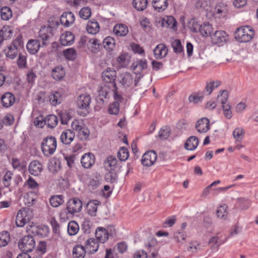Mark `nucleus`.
Segmentation results:
<instances>
[{
    "mask_svg": "<svg viewBox=\"0 0 258 258\" xmlns=\"http://www.w3.org/2000/svg\"><path fill=\"white\" fill-rule=\"evenodd\" d=\"M32 211L27 208L20 209L17 215L16 224L18 227H23L33 217Z\"/></svg>",
    "mask_w": 258,
    "mask_h": 258,
    "instance_id": "5",
    "label": "nucleus"
},
{
    "mask_svg": "<svg viewBox=\"0 0 258 258\" xmlns=\"http://www.w3.org/2000/svg\"><path fill=\"white\" fill-rule=\"evenodd\" d=\"M86 249L82 245H76L73 250V256L74 258H84L86 252Z\"/></svg>",
    "mask_w": 258,
    "mask_h": 258,
    "instance_id": "34",
    "label": "nucleus"
},
{
    "mask_svg": "<svg viewBox=\"0 0 258 258\" xmlns=\"http://www.w3.org/2000/svg\"><path fill=\"white\" fill-rule=\"evenodd\" d=\"M101 203L96 200H90L87 204V210L89 215L91 216H95L98 209V206Z\"/></svg>",
    "mask_w": 258,
    "mask_h": 258,
    "instance_id": "24",
    "label": "nucleus"
},
{
    "mask_svg": "<svg viewBox=\"0 0 258 258\" xmlns=\"http://www.w3.org/2000/svg\"><path fill=\"white\" fill-rule=\"evenodd\" d=\"M101 43L100 40L96 38L91 39L89 40L87 45L91 52L95 53L100 50Z\"/></svg>",
    "mask_w": 258,
    "mask_h": 258,
    "instance_id": "31",
    "label": "nucleus"
},
{
    "mask_svg": "<svg viewBox=\"0 0 258 258\" xmlns=\"http://www.w3.org/2000/svg\"><path fill=\"white\" fill-rule=\"evenodd\" d=\"M254 34V30L249 26L238 28L234 33L235 38L241 42H247L251 40Z\"/></svg>",
    "mask_w": 258,
    "mask_h": 258,
    "instance_id": "2",
    "label": "nucleus"
},
{
    "mask_svg": "<svg viewBox=\"0 0 258 258\" xmlns=\"http://www.w3.org/2000/svg\"><path fill=\"white\" fill-rule=\"evenodd\" d=\"M9 240L10 237L8 232H5L0 234V247L7 245Z\"/></svg>",
    "mask_w": 258,
    "mask_h": 258,
    "instance_id": "60",
    "label": "nucleus"
},
{
    "mask_svg": "<svg viewBox=\"0 0 258 258\" xmlns=\"http://www.w3.org/2000/svg\"><path fill=\"white\" fill-rule=\"evenodd\" d=\"M157 155L154 151L146 152L143 156L142 163L143 165L149 167L152 165L156 161Z\"/></svg>",
    "mask_w": 258,
    "mask_h": 258,
    "instance_id": "10",
    "label": "nucleus"
},
{
    "mask_svg": "<svg viewBox=\"0 0 258 258\" xmlns=\"http://www.w3.org/2000/svg\"><path fill=\"white\" fill-rule=\"evenodd\" d=\"M91 101V98L87 93L82 94L78 96L76 102L77 107L79 109L84 110L80 113V115L84 116L88 113V110L89 108Z\"/></svg>",
    "mask_w": 258,
    "mask_h": 258,
    "instance_id": "7",
    "label": "nucleus"
},
{
    "mask_svg": "<svg viewBox=\"0 0 258 258\" xmlns=\"http://www.w3.org/2000/svg\"><path fill=\"white\" fill-rule=\"evenodd\" d=\"M66 72L62 66H57L52 70V77L56 81L61 80L64 78Z\"/></svg>",
    "mask_w": 258,
    "mask_h": 258,
    "instance_id": "25",
    "label": "nucleus"
},
{
    "mask_svg": "<svg viewBox=\"0 0 258 258\" xmlns=\"http://www.w3.org/2000/svg\"><path fill=\"white\" fill-rule=\"evenodd\" d=\"M52 31L53 28L50 26H44L39 30L38 36L42 40L43 45L45 46L49 43V39L53 36Z\"/></svg>",
    "mask_w": 258,
    "mask_h": 258,
    "instance_id": "8",
    "label": "nucleus"
},
{
    "mask_svg": "<svg viewBox=\"0 0 258 258\" xmlns=\"http://www.w3.org/2000/svg\"><path fill=\"white\" fill-rule=\"evenodd\" d=\"M75 17L73 13L67 12L63 13L60 18V23L65 27H69L74 23Z\"/></svg>",
    "mask_w": 258,
    "mask_h": 258,
    "instance_id": "15",
    "label": "nucleus"
},
{
    "mask_svg": "<svg viewBox=\"0 0 258 258\" xmlns=\"http://www.w3.org/2000/svg\"><path fill=\"white\" fill-rule=\"evenodd\" d=\"M199 144V140L196 136L189 137L184 144V148L187 150L192 151L195 150Z\"/></svg>",
    "mask_w": 258,
    "mask_h": 258,
    "instance_id": "28",
    "label": "nucleus"
},
{
    "mask_svg": "<svg viewBox=\"0 0 258 258\" xmlns=\"http://www.w3.org/2000/svg\"><path fill=\"white\" fill-rule=\"evenodd\" d=\"M172 47L174 52L176 54H180L183 51V47L181 45V41L179 39L174 40L171 43Z\"/></svg>",
    "mask_w": 258,
    "mask_h": 258,
    "instance_id": "51",
    "label": "nucleus"
},
{
    "mask_svg": "<svg viewBox=\"0 0 258 258\" xmlns=\"http://www.w3.org/2000/svg\"><path fill=\"white\" fill-rule=\"evenodd\" d=\"M82 165L85 168H90L95 163V157L93 154L89 153L84 154L81 158Z\"/></svg>",
    "mask_w": 258,
    "mask_h": 258,
    "instance_id": "20",
    "label": "nucleus"
},
{
    "mask_svg": "<svg viewBox=\"0 0 258 258\" xmlns=\"http://www.w3.org/2000/svg\"><path fill=\"white\" fill-rule=\"evenodd\" d=\"M203 99V96H199L197 94L193 93L191 94L188 97V101L189 102L197 104L202 101Z\"/></svg>",
    "mask_w": 258,
    "mask_h": 258,
    "instance_id": "62",
    "label": "nucleus"
},
{
    "mask_svg": "<svg viewBox=\"0 0 258 258\" xmlns=\"http://www.w3.org/2000/svg\"><path fill=\"white\" fill-rule=\"evenodd\" d=\"M49 101L53 106H56L62 101V96L60 92L52 91L49 96Z\"/></svg>",
    "mask_w": 258,
    "mask_h": 258,
    "instance_id": "32",
    "label": "nucleus"
},
{
    "mask_svg": "<svg viewBox=\"0 0 258 258\" xmlns=\"http://www.w3.org/2000/svg\"><path fill=\"white\" fill-rule=\"evenodd\" d=\"M79 230L78 223L74 221H70L68 225V232L70 235H76Z\"/></svg>",
    "mask_w": 258,
    "mask_h": 258,
    "instance_id": "42",
    "label": "nucleus"
},
{
    "mask_svg": "<svg viewBox=\"0 0 258 258\" xmlns=\"http://www.w3.org/2000/svg\"><path fill=\"white\" fill-rule=\"evenodd\" d=\"M75 135L73 131L66 130L60 136V141L64 144L69 145L74 140Z\"/></svg>",
    "mask_w": 258,
    "mask_h": 258,
    "instance_id": "18",
    "label": "nucleus"
},
{
    "mask_svg": "<svg viewBox=\"0 0 258 258\" xmlns=\"http://www.w3.org/2000/svg\"><path fill=\"white\" fill-rule=\"evenodd\" d=\"M221 84V82L217 80L207 82L205 91L208 93V95H209L212 93L213 90L218 88Z\"/></svg>",
    "mask_w": 258,
    "mask_h": 258,
    "instance_id": "39",
    "label": "nucleus"
},
{
    "mask_svg": "<svg viewBox=\"0 0 258 258\" xmlns=\"http://www.w3.org/2000/svg\"><path fill=\"white\" fill-rule=\"evenodd\" d=\"M199 31L203 36L207 37L211 35L213 28L209 23H204L200 26Z\"/></svg>",
    "mask_w": 258,
    "mask_h": 258,
    "instance_id": "40",
    "label": "nucleus"
},
{
    "mask_svg": "<svg viewBox=\"0 0 258 258\" xmlns=\"http://www.w3.org/2000/svg\"><path fill=\"white\" fill-rule=\"evenodd\" d=\"M40 47L38 40L36 39L30 40L27 43L26 47L28 52L31 54H35L38 52Z\"/></svg>",
    "mask_w": 258,
    "mask_h": 258,
    "instance_id": "26",
    "label": "nucleus"
},
{
    "mask_svg": "<svg viewBox=\"0 0 258 258\" xmlns=\"http://www.w3.org/2000/svg\"><path fill=\"white\" fill-rule=\"evenodd\" d=\"M114 40L111 37L105 38L102 41L103 47L107 50H112L114 46Z\"/></svg>",
    "mask_w": 258,
    "mask_h": 258,
    "instance_id": "47",
    "label": "nucleus"
},
{
    "mask_svg": "<svg viewBox=\"0 0 258 258\" xmlns=\"http://www.w3.org/2000/svg\"><path fill=\"white\" fill-rule=\"evenodd\" d=\"M13 31L9 26H4L0 30V36L4 40L11 38L12 36Z\"/></svg>",
    "mask_w": 258,
    "mask_h": 258,
    "instance_id": "43",
    "label": "nucleus"
},
{
    "mask_svg": "<svg viewBox=\"0 0 258 258\" xmlns=\"http://www.w3.org/2000/svg\"><path fill=\"white\" fill-rule=\"evenodd\" d=\"M228 13L227 6L223 3H220L216 5L213 11V15L215 18L221 19L224 18Z\"/></svg>",
    "mask_w": 258,
    "mask_h": 258,
    "instance_id": "14",
    "label": "nucleus"
},
{
    "mask_svg": "<svg viewBox=\"0 0 258 258\" xmlns=\"http://www.w3.org/2000/svg\"><path fill=\"white\" fill-rule=\"evenodd\" d=\"M129 157L128 150L125 147H121L117 152V157L120 161H125Z\"/></svg>",
    "mask_w": 258,
    "mask_h": 258,
    "instance_id": "54",
    "label": "nucleus"
},
{
    "mask_svg": "<svg viewBox=\"0 0 258 258\" xmlns=\"http://www.w3.org/2000/svg\"><path fill=\"white\" fill-rule=\"evenodd\" d=\"M85 125L83 123L82 120L78 119L74 120L72 124L71 127L73 131H75L78 133Z\"/></svg>",
    "mask_w": 258,
    "mask_h": 258,
    "instance_id": "58",
    "label": "nucleus"
},
{
    "mask_svg": "<svg viewBox=\"0 0 258 258\" xmlns=\"http://www.w3.org/2000/svg\"><path fill=\"white\" fill-rule=\"evenodd\" d=\"M118 81L123 87L128 88L133 85L134 78L131 74L124 72L119 75Z\"/></svg>",
    "mask_w": 258,
    "mask_h": 258,
    "instance_id": "13",
    "label": "nucleus"
},
{
    "mask_svg": "<svg viewBox=\"0 0 258 258\" xmlns=\"http://www.w3.org/2000/svg\"><path fill=\"white\" fill-rule=\"evenodd\" d=\"M245 131L242 127L235 128L232 133L233 137L236 142H240L243 140Z\"/></svg>",
    "mask_w": 258,
    "mask_h": 258,
    "instance_id": "38",
    "label": "nucleus"
},
{
    "mask_svg": "<svg viewBox=\"0 0 258 258\" xmlns=\"http://www.w3.org/2000/svg\"><path fill=\"white\" fill-rule=\"evenodd\" d=\"M119 110V105L118 102H113L111 104L108 109L109 114L116 115Z\"/></svg>",
    "mask_w": 258,
    "mask_h": 258,
    "instance_id": "59",
    "label": "nucleus"
},
{
    "mask_svg": "<svg viewBox=\"0 0 258 258\" xmlns=\"http://www.w3.org/2000/svg\"><path fill=\"white\" fill-rule=\"evenodd\" d=\"M90 135V131L88 128L85 125L83 127L78 133V136L81 140H87Z\"/></svg>",
    "mask_w": 258,
    "mask_h": 258,
    "instance_id": "55",
    "label": "nucleus"
},
{
    "mask_svg": "<svg viewBox=\"0 0 258 258\" xmlns=\"http://www.w3.org/2000/svg\"><path fill=\"white\" fill-rule=\"evenodd\" d=\"M49 202L53 207H58L64 202L63 197L62 195L52 196L50 198Z\"/></svg>",
    "mask_w": 258,
    "mask_h": 258,
    "instance_id": "41",
    "label": "nucleus"
},
{
    "mask_svg": "<svg viewBox=\"0 0 258 258\" xmlns=\"http://www.w3.org/2000/svg\"><path fill=\"white\" fill-rule=\"evenodd\" d=\"M152 3L154 9L159 12L164 11L168 5L167 0H153Z\"/></svg>",
    "mask_w": 258,
    "mask_h": 258,
    "instance_id": "33",
    "label": "nucleus"
},
{
    "mask_svg": "<svg viewBox=\"0 0 258 258\" xmlns=\"http://www.w3.org/2000/svg\"><path fill=\"white\" fill-rule=\"evenodd\" d=\"M148 64L145 59H137L131 66L135 74H140L143 70L147 68Z\"/></svg>",
    "mask_w": 258,
    "mask_h": 258,
    "instance_id": "16",
    "label": "nucleus"
},
{
    "mask_svg": "<svg viewBox=\"0 0 258 258\" xmlns=\"http://www.w3.org/2000/svg\"><path fill=\"white\" fill-rule=\"evenodd\" d=\"M48 168L51 172L55 173L60 169V165L56 161L50 162L48 164Z\"/></svg>",
    "mask_w": 258,
    "mask_h": 258,
    "instance_id": "63",
    "label": "nucleus"
},
{
    "mask_svg": "<svg viewBox=\"0 0 258 258\" xmlns=\"http://www.w3.org/2000/svg\"><path fill=\"white\" fill-rule=\"evenodd\" d=\"M171 133L169 127L165 126L162 127L159 132L158 137L161 140H165L167 139Z\"/></svg>",
    "mask_w": 258,
    "mask_h": 258,
    "instance_id": "48",
    "label": "nucleus"
},
{
    "mask_svg": "<svg viewBox=\"0 0 258 258\" xmlns=\"http://www.w3.org/2000/svg\"><path fill=\"white\" fill-rule=\"evenodd\" d=\"M82 208V201L78 198L70 199L67 203L66 209L61 210L60 216L61 219L68 218V214H74L80 212Z\"/></svg>",
    "mask_w": 258,
    "mask_h": 258,
    "instance_id": "1",
    "label": "nucleus"
},
{
    "mask_svg": "<svg viewBox=\"0 0 258 258\" xmlns=\"http://www.w3.org/2000/svg\"><path fill=\"white\" fill-rule=\"evenodd\" d=\"M117 164V160L115 157L110 156H109L105 162V167L108 170H112L114 169Z\"/></svg>",
    "mask_w": 258,
    "mask_h": 258,
    "instance_id": "46",
    "label": "nucleus"
},
{
    "mask_svg": "<svg viewBox=\"0 0 258 258\" xmlns=\"http://www.w3.org/2000/svg\"><path fill=\"white\" fill-rule=\"evenodd\" d=\"M85 247L88 253H94L98 250L99 245L94 238H90L86 241Z\"/></svg>",
    "mask_w": 258,
    "mask_h": 258,
    "instance_id": "27",
    "label": "nucleus"
},
{
    "mask_svg": "<svg viewBox=\"0 0 258 258\" xmlns=\"http://www.w3.org/2000/svg\"><path fill=\"white\" fill-rule=\"evenodd\" d=\"M227 209L228 206L226 205L220 206L216 211L217 217L223 220H226L228 215Z\"/></svg>",
    "mask_w": 258,
    "mask_h": 258,
    "instance_id": "35",
    "label": "nucleus"
},
{
    "mask_svg": "<svg viewBox=\"0 0 258 258\" xmlns=\"http://www.w3.org/2000/svg\"><path fill=\"white\" fill-rule=\"evenodd\" d=\"M19 248L23 252L32 251L35 247V241L32 235H26L21 238L18 242Z\"/></svg>",
    "mask_w": 258,
    "mask_h": 258,
    "instance_id": "6",
    "label": "nucleus"
},
{
    "mask_svg": "<svg viewBox=\"0 0 258 258\" xmlns=\"http://www.w3.org/2000/svg\"><path fill=\"white\" fill-rule=\"evenodd\" d=\"M45 125L48 127L52 128L54 127L58 123V119L56 116L53 114H50L47 115L45 118Z\"/></svg>",
    "mask_w": 258,
    "mask_h": 258,
    "instance_id": "37",
    "label": "nucleus"
},
{
    "mask_svg": "<svg viewBox=\"0 0 258 258\" xmlns=\"http://www.w3.org/2000/svg\"><path fill=\"white\" fill-rule=\"evenodd\" d=\"M195 127L199 133H205L210 130V120L206 117L200 118L197 121Z\"/></svg>",
    "mask_w": 258,
    "mask_h": 258,
    "instance_id": "11",
    "label": "nucleus"
},
{
    "mask_svg": "<svg viewBox=\"0 0 258 258\" xmlns=\"http://www.w3.org/2000/svg\"><path fill=\"white\" fill-rule=\"evenodd\" d=\"M23 44L22 37H17L5 50L6 56L11 59L15 58L18 54V49L23 46Z\"/></svg>",
    "mask_w": 258,
    "mask_h": 258,
    "instance_id": "4",
    "label": "nucleus"
},
{
    "mask_svg": "<svg viewBox=\"0 0 258 258\" xmlns=\"http://www.w3.org/2000/svg\"><path fill=\"white\" fill-rule=\"evenodd\" d=\"M223 113L224 117L228 119H230L232 117V112L231 107L229 104H224L222 106Z\"/></svg>",
    "mask_w": 258,
    "mask_h": 258,
    "instance_id": "56",
    "label": "nucleus"
},
{
    "mask_svg": "<svg viewBox=\"0 0 258 258\" xmlns=\"http://www.w3.org/2000/svg\"><path fill=\"white\" fill-rule=\"evenodd\" d=\"M1 18L4 20H8L12 16V13L11 9L8 7H5L1 9Z\"/></svg>",
    "mask_w": 258,
    "mask_h": 258,
    "instance_id": "50",
    "label": "nucleus"
},
{
    "mask_svg": "<svg viewBox=\"0 0 258 258\" xmlns=\"http://www.w3.org/2000/svg\"><path fill=\"white\" fill-rule=\"evenodd\" d=\"M56 146L55 138L50 136L43 139L41 144V148L43 154L45 156L49 157L55 152Z\"/></svg>",
    "mask_w": 258,
    "mask_h": 258,
    "instance_id": "3",
    "label": "nucleus"
},
{
    "mask_svg": "<svg viewBox=\"0 0 258 258\" xmlns=\"http://www.w3.org/2000/svg\"><path fill=\"white\" fill-rule=\"evenodd\" d=\"M163 25L167 26L173 30H176L177 28V22L172 16H168L164 19Z\"/></svg>",
    "mask_w": 258,
    "mask_h": 258,
    "instance_id": "36",
    "label": "nucleus"
},
{
    "mask_svg": "<svg viewBox=\"0 0 258 258\" xmlns=\"http://www.w3.org/2000/svg\"><path fill=\"white\" fill-rule=\"evenodd\" d=\"M153 52L155 58L161 59L167 54L168 49L165 44L161 43L155 47Z\"/></svg>",
    "mask_w": 258,
    "mask_h": 258,
    "instance_id": "17",
    "label": "nucleus"
},
{
    "mask_svg": "<svg viewBox=\"0 0 258 258\" xmlns=\"http://www.w3.org/2000/svg\"><path fill=\"white\" fill-rule=\"evenodd\" d=\"M220 94L218 96V99L220 102L222 106L224 104H228L227 103L228 93L226 90H223L220 92Z\"/></svg>",
    "mask_w": 258,
    "mask_h": 258,
    "instance_id": "57",
    "label": "nucleus"
},
{
    "mask_svg": "<svg viewBox=\"0 0 258 258\" xmlns=\"http://www.w3.org/2000/svg\"><path fill=\"white\" fill-rule=\"evenodd\" d=\"M116 73L113 68H107L102 73V78L106 83H109L113 88H116L115 83Z\"/></svg>",
    "mask_w": 258,
    "mask_h": 258,
    "instance_id": "9",
    "label": "nucleus"
},
{
    "mask_svg": "<svg viewBox=\"0 0 258 258\" xmlns=\"http://www.w3.org/2000/svg\"><path fill=\"white\" fill-rule=\"evenodd\" d=\"M101 180L97 177L91 179L88 183V186L89 190H94L101 184Z\"/></svg>",
    "mask_w": 258,
    "mask_h": 258,
    "instance_id": "52",
    "label": "nucleus"
},
{
    "mask_svg": "<svg viewBox=\"0 0 258 258\" xmlns=\"http://www.w3.org/2000/svg\"><path fill=\"white\" fill-rule=\"evenodd\" d=\"M228 40V35L224 31H217L212 36V41L214 44L222 45Z\"/></svg>",
    "mask_w": 258,
    "mask_h": 258,
    "instance_id": "12",
    "label": "nucleus"
},
{
    "mask_svg": "<svg viewBox=\"0 0 258 258\" xmlns=\"http://www.w3.org/2000/svg\"><path fill=\"white\" fill-rule=\"evenodd\" d=\"M113 32L118 36H125L128 32L126 26L122 24H116L113 28Z\"/></svg>",
    "mask_w": 258,
    "mask_h": 258,
    "instance_id": "29",
    "label": "nucleus"
},
{
    "mask_svg": "<svg viewBox=\"0 0 258 258\" xmlns=\"http://www.w3.org/2000/svg\"><path fill=\"white\" fill-rule=\"evenodd\" d=\"M109 235L108 230H106L103 227H98L96 230V238L101 243H104L107 241Z\"/></svg>",
    "mask_w": 258,
    "mask_h": 258,
    "instance_id": "23",
    "label": "nucleus"
},
{
    "mask_svg": "<svg viewBox=\"0 0 258 258\" xmlns=\"http://www.w3.org/2000/svg\"><path fill=\"white\" fill-rule=\"evenodd\" d=\"M134 8L139 11H143L148 4L147 0H134L133 3Z\"/></svg>",
    "mask_w": 258,
    "mask_h": 258,
    "instance_id": "45",
    "label": "nucleus"
},
{
    "mask_svg": "<svg viewBox=\"0 0 258 258\" xmlns=\"http://www.w3.org/2000/svg\"><path fill=\"white\" fill-rule=\"evenodd\" d=\"M34 196L33 193L31 192L28 194L26 197H25L26 200L25 204H27L28 206H32L34 204L35 201V198H34Z\"/></svg>",
    "mask_w": 258,
    "mask_h": 258,
    "instance_id": "64",
    "label": "nucleus"
},
{
    "mask_svg": "<svg viewBox=\"0 0 258 258\" xmlns=\"http://www.w3.org/2000/svg\"><path fill=\"white\" fill-rule=\"evenodd\" d=\"M91 15V10L89 7H84L79 12V16L84 20H88Z\"/></svg>",
    "mask_w": 258,
    "mask_h": 258,
    "instance_id": "53",
    "label": "nucleus"
},
{
    "mask_svg": "<svg viewBox=\"0 0 258 258\" xmlns=\"http://www.w3.org/2000/svg\"><path fill=\"white\" fill-rule=\"evenodd\" d=\"M26 231L28 234V235H31V234L34 236L38 235V226L34 224L27 226Z\"/></svg>",
    "mask_w": 258,
    "mask_h": 258,
    "instance_id": "61",
    "label": "nucleus"
},
{
    "mask_svg": "<svg viewBox=\"0 0 258 258\" xmlns=\"http://www.w3.org/2000/svg\"><path fill=\"white\" fill-rule=\"evenodd\" d=\"M43 168L41 163L37 160L32 161L29 166V171L31 174L34 176L39 175Z\"/></svg>",
    "mask_w": 258,
    "mask_h": 258,
    "instance_id": "21",
    "label": "nucleus"
},
{
    "mask_svg": "<svg viewBox=\"0 0 258 258\" xmlns=\"http://www.w3.org/2000/svg\"><path fill=\"white\" fill-rule=\"evenodd\" d=\"M15 101L14 95L10 93L7 92L4 94L1 97V102L3 107L8 108L13 105Z\"/></svg>",
    "mask_w": 258,
    "mask_h": 258,
    "instance_id": "19",
    "label": "nucleus"
},
{
    "mask_svg": "<svg viewBox=\"0 0 258 258\" xmlns=\"http://www.w3.org/2000/svg\"><path fill=\"white\" fill-rule=\"evenodd\" d=\"M75 40V36L71 32H66L62 34L60 37V42L63 46L72 45Z\"/></svg>",
    "mask_w": 258,
    "mask_h": 258,
    "instance_id": "22",
    "label": "nucleus"
},
{
    "mask_svg": "<svg viewBox=\"0 0 258 258\" xmlns=\"http://www.w3.org/2000/svg\"><path fill=\"white\" fill-rule=\"evenodd\" d=\"M129 58L130 57L127 53L121 54L117 58V62L120 67L124 68L128 65Z\"/></svg>",
    "mask_w": 258,
    "mask_h": 258,
    "instance_id": "44",
    "label": "nucleus"
},
{
    "mask_svg": "<svg viewBox=\"0 0 258 258\" xmlns=\"http://www.w3.org/2000/svg\"><path fill=\"white\" fill-rule=\"evenodd\" d=\"M86 30L89 33L95 34L99 32L100 26L98 23L95 20H90L87 23Z\"/></svg>",
    "mask_w": 258,
    "mask_h": 258,
    "instance_id": "30",
    "label": "nucleus"
},
{
    "mask_svg": "<svg viewBox=\"0 0 258 258\" xmlns=\"http://www.w3.org/2000/svg\"><path fill=\"white\" fill-rule=\"evenodd\" d=\"M64 57L68 60H73L77 57L76 50L73 48H68L63 51Z\"/></svg>",
    "mask_w": 258,
    "mask_h": 258,
    "instance_id": "49",
    "label": "nucleus"
}]
</instances>
